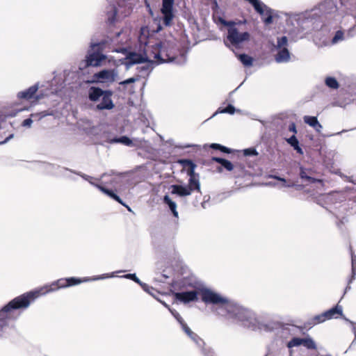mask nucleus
Segmentation results:
<instances>
[{
  "label": "nucleus",
  "mask_w": 356,
  "mask_h": 356,
  "mask_svg": "<svg viewBox=\"0 0 356 356\" xmlns=\"http://www.w3.org/2000/svg\"><path fill=\"white\" fill-rule=\"evenodd\" d=\"M200 294L202 301L205 304H211L216 306V312L218 315L228 319L236 320L244 326L253 324L254 318L250 311L240 307L209 289H202Z\"/></svg>",
  "instance_id": "obj_1"
},
{
  "label": "nucleus",
  "mask_w": 356,
  "mask_h": 356,
  "mask_svg": "<svg viewBox=\"0 0 356 356\" xmlns=\"http://www.w3.org/2000/svg\"><path fill=\"white\" fill-rule=\"evenodd\" d=\"M77 277H68L58 279L49 285H44L33 291L24 293V309L27 308L30 304L34 302L39 297L46 295L48 293L55 291L59 289L75 286L84 282Z\"/></svg>",
  "instance_id": "obj_2"
},
{
  "label": "nucleus",
  "mask_w": 356,
  "mask_h": 356,
  "mask_svg": "<svg viewBox=\"0 0 356 356\" xmlns=\"http://www.w3.org/2000/svg\"><path fill=\"white\" fill-rule=\"evenodd\" d=\"M113 92L111 90H103L99 87L91 86L88 90V98L95 103V110H112L115 108V104L113 101Z\"/></svg>",
  "instance_id": "obj_3"
},
{
  "label": "nucleus",
  "mask_w": 356,
  "mask_h": 356,
  "mask_svg": "<svg viewBox=\"0 0 356 356\" xmlns=\"http://www.w3.org/2000/svg\"><path fill=\"white\" fill-rule=\"evenodd\" d=\"M22 308V295L10 301L0 310V330L8 325L9 320H14L20 316Z\"/></svg>",
  "instance_id": "obj_4"
},
{
  "label": "nucleus",
  "mask_w": 356,
  "mask_h": 356,
  "mask_svg": "<svg viewBox=\"0 0 356 356\" xmlns=\"http://www.w3.org/2000/svg\"><path fill=\"white\" fill-rule=\"evenodd\" d=\"M288 38L286 36H282L277 38L276 48L279 49L275 56V60L277 63L288 62L290 59V53L287 49Z\"/></svg>",
  "instance_id": "obj_5"
},
{
  "label": "nucleus",
  "mask_w": 356,
  "mask_h": 356,
  "mask_svg": "<svg viewBox=\"0 0 356 356\" xmlns=\"http://www.w3.org/2000/svg\"><path fill=\"white\" fill-rule=\"evenodd\" d=\"M175 0H162V7L161 13L163 15V24L165 26H170L173 24L175 14L173 13V6Z\"/></svg>",
  "instance_id": "obj_6"
},
{
  "label": "nucleus",
  "mask_w": 356,
  "mask_h": 356,
  "mask_svg": "<svg viewBox=\"0 0 356 356\" xmlns=\"http://www.w3.org/2000/svg\"><path fill=\"white\" fill-rule=\"evenodd\" d=\"M227 38L232 45L236 47L243 42L249 41L250 34L248 31L240 33L237 28H231L227 30Z\"/></svg>",
  "instance_id": "obj_7"
},
{
  "label": "nucleus",
  "mask_w": 356,
  "mask_h": 356,
  "mask_svg": "<svg viewBox=\"0 0 356 356\" xmlns=\"http://www.w3.org/2000/svg\"><path fill=\"white\" fill-rule=\"evenodd\" d=\"M130 13L124 14L122 17H127ZM106 23L108 26H113L120 20L121 16L118 14V10L115 5H109L106 8Z\"/></svg>",
  "instance_id": "obj_8"
},
{
  "label": "nucleus",
  "mask_w": 356,
  "mask_h": 356,
  "mask_svg": "<svg viewBox=\"0 0 356 356\" xmlns=\"http://www.w3.org/2000/svg\"><path fill=\"white\" fill-rule=\"evenodd\" d=\"M162 42H156L154 44L147 45L145 49L144 53L145 57L147 58V61H155L157 63L158 59L160 55V52L161 51Z\"/></svg>",
  "instance_id": "obj_9"
},
{
  "label": "nucleus",
  "mask_w": 356,
  "mask_h": 356,
  "mask_svg": "<svg viewBox=\"0 0 356 356\" xmlns=\"http://www.w3.org/2000/svg\"><path fill=\"white\" fill-rule=\"evenodd\" d=\"M198 293L196 291L177 292L175 293L174 296L176 300L183 302L188 303L190 302L197 301Z\"/></svg>",
  "instance_id": "obj_10"
},
{
  "label": "nucleus",
  "mask_w": 356,
  "mask_h": 356,
  "mask_svg": "<svg viewBox=\"0 0 356 356\" xmlns=\"http://www.w3.org/2000/svg\"><path fill=\"white\" fill-rule=\"evenodd\" d=\"M168 46V44H166L165 42L163 43L161 51L160 52L161 56H159L157 61L158 63L170 62L175 59V54L172 52V49H169Z\"/></svg>",
  "instance_id": "obj_11"
},
{
  "label": "nucleus",
  "mask_w": 356,
  "mask_h": 356,
  "mask_svg": "<svg viewBox=\"0 0 356 356\" xmlns=\"http://www.w3.org/2000/svg\"><path fill=\"white\" fill-rule=\"evenodd\" d=\"M314 174V171L312 169H307L304 167L300 168V177L301 179L309 183V184H314V183H323V180L321 179H316L313 177L312 175Z\"/></svg>",
  "instance_id": "obj_12"
},
{
  "label": "nucleus",
  "mask_w": 356,
  "mask_h": 356,
  "mask_svg": "<svg viewBox=\"0 0 356 356\" xmlns=\"http://www.w3.org/2000/svg\"><path fill=\"white\" fill-rule=\"evenodd\" d=\"M106 58V56L99 52H93L90 54L86 57L87 65L88 66H99L102 60Z\"/></svg>",
  "instance_id": "obj_13"
},
{
  "label": "nucleus",
  "mask_w": 356,
  "mask_h": 356,
  "mask_svg": "<svg viewBox=\"0 0 356 356\" xmlns=\"http://www.w3.org/2000/svg\"><path fill=\"white\" fill-rule=\"evenodd\" d=\"M183 168V170H185L188 176H192L195 175V169L196 168V164L194 163L190 159H180L178 161Z\"/></svg>",
  "instance_id": "obj_14"
},
{
  "label": "nucleus",
  "mask_w": 356,
  "mask_h": 356,
  "mask_svg": "<svg viewBox=\"0 0 356 356\" xmlns=\"http://www.w3.org/2000/svg\"><path fill=\"white\" fill-rule=\"evenodd\" d=\"M93 77L99 81H113V73L111 70H104L95 73Z\"/></svg>",
  "instance_id": "obj_15"
},
{
  "label": "nucleus",
  "mask_w": 356,
  "mask_h": 356,
  "mask_svg": "<svg viewBox=\"0 0 356 356\" xmlns=\"http://www.w3.org/2000/svg\"><path fill=\"white\" fill-rule=\"evenodd\" d=\"M172 188L171 194L177 195L181 197L190 195L191 193L187 186L182 185L173 184L170 186Z\"/></svg>",
  "instance_id": "obj_16"
},
{
  "label": "nucleus",
  "mask_w": 356,
  "mask_h": 356,
  "mask_svg": "<svg viewBox=\"0 0 356 356\" xmlns=\"http://www.w3.org/2000/svg\"><path fill=\"white\" fill-rule=\"evenodd\" d=\"M325 312V316L327 318V320H330L332 318H337L342 316L343 311L341 306L337 305L335 307L328 309Z\"/></svg>",
  "instance_id": "obj_17"
},
{
  "label": "nucleus",
  "mask_w": 356,
  "mask_h": 356,
  "mask_svg": "<svg viewBox=\"0 0 356 356\" xmlns=\"http://www.w3.org/2000/svg\"><path fill=\"white\" fill-rule=\"evenodd\" d=\"M188 188L190 189L191 193L193 191H197L200 193V184L199 181V175L197 174L193 175L192 176H189Z\"/></svg>",
  "instance_id": "obj_18"
},
{
  "label": "nucleus",
  "mask_w": 356,
  "mask_h": 356,
  "mask_svg": "<svg viewBox=\"0 0 356 356\" xmlns=\"http://www.w3.org/2000/svg\"><path fill=\"white\" fill-rule=\"evenodd\" d=\"M127 59L130 64L143 63L147 62V58L145 55L138 54L136 52H131L129 54Z\"/></svg>",
  "instance_id": "obj_19"
},
{
  "label": "nucleus",
  "mask_w": 356,
  "mask_h": 356,
  "mask_svg": "<svg viewBox=\"0 0 356 356\" xmlns=\"http://www.w3.org/2000/svg\"><path fill=\"white\" fill-rule=\"evenodd\" d=\"M303 120L306 124L313 127L316 131L320 132L322 125L319 123L316 117L305 115Z\"/></svg>",
  "instance_id": "obj_20"
},
{
  "label": "nucleus",
  "mask_w": 356,
  "mask_h": 356,
  "mask_svg": "<svg viewBox=\"0 0 356 356\" xmlns=\"http://www.w3.org/2000/svg\"><path fill=\"white\" fill-rule=\"evenodd\" d=\"M163 202L164 204H167L170 209L173 216L175 218H179L178 211H177V204L176 203L171 200V198L168 195H165L163 198Z\"/></svg>",
  "instance_id": "obj_21"
},
{
  "label": "nucleus",
  "mask_w": 356,
  "mask_h": 356,
  "mask_svg": "<svg viewBox=\"0 0 356 356\" xmlns=\"http://www.w3.org/2000/svg\"><path fill=\"white\" fill-rule=\"evenodd\" d=\"M96 186L104 194L108 195L110 197L115 200L121 204H124L121 198L118 195H116L112 190L108 189L107 188L101 184H96Z\"/></svg>",
  "instance_id": "obj_22"
},
{
  "label": "nucleus",
  "mask_w": 356,
  "mask_h": 356,
  "mask_svg": "<svg viewBox=\"0 0 356 356\" xmlns=\"http://www.w3.org/2000/svg\"><path fill=\"white\" fill-rule=\"evenodd\" d=\"M184 332L198 346L204 344V341L195 332H193L188 326H185Z\"/></svg>",
  "instance_id": "obj_23"
},
{
  "label": "nucleus",
  "mask_w": 356,
  "mask_h": 356,
  "mask_svg": "<svg viewBox=\"0 0 356 356\" xmlns=\"http://www.w3.org/2000/svg\"><path fill=\"white\" fill-rule=\"evenodd\" d=\"M327 321V318L325 316V312L318 314L312 317L307 323V326L312 327L314 325L321 323Z\"/></svg>",
  "instance_id": "obj_24"
},
{
  "label": "nucleus",
  "mask_w": 356,
  "mask_h": 356,
  "mask_svg": "<svg viewBox=\"0 0 356 356\" xmlns=\"http://www.w3.org/2000/svg\"><path fill=\"white\" fill-rule=\"evenodd\" d=\"M212 161L221 164L222 167H224L227 171H232L234 169V165L229 161L220 158L213 156L211 159Z\"/></svg>",
  "instance_id": "obj_25"
},
{
  "label": "nucleus",
  "mask_w": 356,
  "mask_h": 356,
  "mask_svg": "<svg viewBox=\"0 0 356 356\" xmlns=\"http://www.w3.org/2000/svg\"><path fill=\"white\" fill-rule=\"evenodd\" d=\"M286 141L289 144L291 145V146L294 148V149L297 151L298 153L300 154H303V151L299 146V142L295 135H293L289 138H287Z\"/></svg>",
  "instance_id": "obj_26"
},
{
  "label": "nucleus",
  "mask_w": 356,
  "mask_h": 356,
  "mask_svg": "<svg viewBox=\"0 0 356 356\" xmlns=\"http://www.w3.org/2000/svg\"><path fill=\"white\" fill-rule=\"evenodd\" d=\"M38 90V86L34 85L27 89L26 91H24V99H31L35 95L36 92Z\"/></svg>",
  "instance_id": "obj_27"
},
{
  "label": "nucleus",
  "mask_w": 356,
  "mask_h": 356,
  "mask_svg": "<svg viewBox=\"0 0 356 356\" xmlns=\"http://www.w3.org/2000/svg\"><path fill=\"white\" fill-rule=\"evenodd\" d=\"M112 142L117 143H122L127 146H132L133 142L132 140L128 138L127 136H123L120 138H115L112 140Z\"/></svg>",
  "instance_id": "obj_28"
},
{
  "label": "nucleus",
  "mask_w": 356,
  "mask_h": 356,
  "mask_svg": "<svg viewBox=\"0 0 356 356\" xmlns=\"http://www.w3.org/2000/svg\"><path fill=\"white\" fill-rule=\"evenodd\" d=\"M325 83L328 88L332 89H337L339 87V84L337 79L332 76L326 77Z\"/></svg>",
  "instance_id": "obj_29"
},
{
  "label": "nucleus",
  "mask_w": 356,
  "mask_h": 356,
  "mask_svg": "<svg viewBox=\"0 0 356 356\" xmlns=\"http://www.w3.org/2000/svg\"><path fill=\"white\" fill-rule=\"evenodd\" d=\"M238 59L245 66H251L253 63V58L245 54H239Z\"/></svg>",
  "instance_id": "obj_30"
},
{
  "label": "nucleus",
  "mask_w": 356,
  "mask_h": 356,
  "mask_svg": "<svg viewBox=\"0 0 356 356\" xmlns=\"http://www.w3.org/2000/svg\"><path fill=\"white\" fill-rule=\"evenodd\" d=\"M210 147L211 149H218V150L221 151L222 152L227 153V154H229L232 152V150L229 148L225 147L223 145H221L220 144H218V143L211 144Z\"/></svg>",
  "instance_id": "obj_31"
},
{
  "label": "nucleus",
  "mask_w": 356,
  "mask_h": 356,
  "mask_svg": "<svg viewBox=\"0 0 356 356\" xmlns=\"http://www.w3.org/2000/svg\"><path fill=\"white\" fill-rule=\"evenodd\" d=\"M246 22H247V21L245 19H244L243 21H238L237 22H234V21H225V20H224L222 22V24L225 26H228V29H231V28H236L235 26H236V25L241 26L242 24H245Z\"/></svg>",
  "instance_id": "obj_32"
},
{
  "label": "nucleus",
  "mask_w": 356,
  "mask_h": 356,
  "mask_svg": "<svg viewBox=\"0 0 356 356\" xmlns=\"http://www.w3.org/2000/svg\"><path fill=\"white\" fill-rule=\"evenodd\" d=\"M304 346L309 350H315L316 349V345L314 340L310 337L305 338Z\"/></svg>",
  "instance_id": "obj_33"
},
{
  "label": "nucleus",
  "mask_w": 356,
  "mask_h": 356,
  "mask_svg": "<svg viewBox=\"0 0 356 356\" xmlns=\"http://www.w3.org/2000/svg\"><path fill=\"white\" fill-rule=\"evenodd\" d=\"M172 314L176 318V320L179 322L180 325L181 326L182 330H184L185 326H188L183 318L177 311H171Z\"/></svg>",
  "instance_id": "obj_34"
},
{
  "label": "nucleus",
  "mask_w": 356,
  "mask_h": 356,
  "mask_svg": "<svg viewBox=\"0 0 356 356\" xmlns=\"http://www.w3.org/2000/svg\"><path fill=\"white\" fill-rule=\"evenodd\" d=\"M262 15H266V17L264 19V22L266 24H270L273 22V16L270 10H265L264 9V14Z\"/></svg>",
  "instance_id": "obj_35"
},
{
  "label": "nucleus",
  "mask_w": 356,
  "mask_h": 356,
  "mask_svg": "<svg viewBox=\"0 0 356 356\" xmlns=\"http://www.w3.org/2000/svg\"><path fill=\"white\" fill-rule=\"evenodd\" d=\"M299 346H300L299 337H293L287 343V347L289 348H291L293 347H296Z\"/></svg>",
  "instance_id": "obj_36"
},
{
  "label": "nucleus",
  "mask_w": 356,
  "mask_h": 356,
  "mask_svg": "<svg viewBox=\"0 0 356 356\" xmlns=\"http://www.w3.org/2000/svg\"><path fill=\"white\" fill-rule=\"evenodd\" d=\"M343 39V32L342 31H337L335 33L334 38L332 40V43H337Z\"/></svg>",
  "instance_id": "obj_37"
},
{
  "label": "nucleus",
  "mask_w": 356,
  "mask_h": 356,
  "mask_svg": "<svg viewBox=\"0 0 356 356\" xmlns=\"http://www.w3.org/2000/svg\"><path fill=\"white\" fill-rule=\"evenodd\" d=\"M219 112L222 113L234 114L235 112V108L232 105L229 104L226 108L220 110Z\"/></svg>",
  "instance_id": "obj_38"
},
{
  "label": "nucleus",
  "mask_w": 356,
  "mask_h": 356,
  "mask_svg": "<svg viewBox=\"0 0 356 356\" xmlns=\"http://www.w3.org/2000/svg\"><path fill=\"white\" fill-rule=\"evenodd\" d=\"M245 156H257L258 152L254 148H248L243 150Z\"/></svg>",
  "instance_id": "obj_39"
},
{
  "label": "nucleus",
  "mask_w": 356,
  "mask_h": 356,
  "mask_svg": "<svg viewBox=\"0 0 356 356\" xmlns=\"http://www.w3.org/2000/svg\"><path fill=\"white\" fill-rule=\"evenodd\" d=\"M126 278H129L134 281L137 284H140V280L138 278L136 274H127L124 276Z\"/></svg>",
  "instance_id": "obj_40"
},
{
  "label": "nucleus",
  "mask_w": 356,
  "mask_h": 356,
  "mask_svg": "<svg viewBox=\"0 0 356 356\" xmlns=\"http://www.w3.org/2000/svg\"><path fill=\"white\" fill-rule=\"evenodd\" d=\"M143 289L147 292H148L149 293H151L150 292V290H154V288L152 287V286H149L148 284H145V283H143L141 281H140V284H139Z\"/></svg>",
  "instance_id": "obj_41"
},
{
  "label": "nucleus",
  "mask_w": 356,
  "mask_h": 356,
  "mask_svg": "<svg viewBox=\"0 0 356 356\" xmlns=\"http://www.w3.org/2000/svg\"><path fill=\"white\" fill-rule=\"evenodd\" d=\"M138 79H136V78H134V77H131V78H129V79H127L123 81H121L120 83V84L121 85H127V84H129V83H134L137 81Z\"/></svg>",
  "instance_id": "obj_42"
},
{
  "label": "nucleus",
  "mask_w": 356,
  "mask_h": 356,
  "mask_svg": "<svg viewBox=\"0 0 356 356\" xmlns=\"http://www.w3.org/2000/svg\"><path fill=\"white\" fill-rule=\"evenodd\" d=\"M32 120L30 118L24 120V126H29Z\"/></svg>",
  "instance_id": "obj_43"
},
{
  "label": "nucleus",
  "mask_w": 356,
  "mask_h": 356,
  "mask_svg": "<svg viewBox=\"0 0 356 356\" xmlns=\"http://www.w3.org/2000/svg\"><path fill=\"white\" fill-rule=\"evenodd\" d=\"M289 131H293L294 133L297 132L296 125L293 123L290 125Z\"/></svg>",
  "instance_id": "obj_44"
},
{
  "label": "nucleus",
  "mask_w": 356,
  "mask_h": 356,
  "mask_svg": "<svg viewBox=\"0 0 356 356\" xmlns=\"http://www.w3.org/2000/svg\"><path fill=\"white\" fill-rule=\"evenodd\" d=\"M273 177L274 179H277V180H279V181H282V182H284V183H286V181L285 179H284V178H281V177H277V176H273Z\"/></svg>",
  "instance_id": "obj_45"
},
{
  "label": "nucleus",
  "mask_w": 356,
  "mask_h": 356,
  "mask_svg": "<svg viewBox=\"0 0 356 356\" xmlns=\"http://www.w3.org/2000/svg\"><path fill=\"white\" fill-rule=\"evenodd\" d=\"M300 345L304 346L305 338H300Z\"/></svg>",
  "instance_id": "obj_46"
},
{
  "label": "nucleus",
  "mask_w": 356,
  "mask_h": 356,
  "mask_svg": "<svg viewBox=\"0 0 356 356\" xmlns=\"http://www.w3.org/2000/svg\"><path fill=\"white\" fill-rule=\"evenodd\" d=\"M120 35V32H118L116 33V37L118 38Z\"/></svg>",
  "instance_id": "obj_47"
},
{
  "label": "nucleus",
  "mask_w": 356,
  "mask_h": 356,
  "mask_svg": "<svg viewBox=\"0 0 356 356\" xmlns=\"http://www.w3.org/2000/svg\"><path fill=\"white\" fill-rule=\"evenodd\" d=\"M18 96H19V97H20V96H22V92H19L18 93Z\"/></svg>",
  "instance_id": "obj_48"
},
{
  "label": "nucleus",
  "mask_w": 356,
  "mask_h": 356,
  "mask_svg": "<svg viewBox=\"0 0 356 356\" xmlns=\"http://www.w3.org/2000/svg\"><path fill=\"white\" fill-rule=\"evenodd\" d=\"M221 170H222L221 168H218V171H221Z\"/></svg>",
  "instance_id": "obj_49"
},
{
  "label": "nucleus",
  "mask_w": 356,
  "mask_h": 356,
  "mask_svg": "<svg viewBox=\"0 0 356 356\" xmlns=\"http://www.w3.org/2000/svg\"><path fill=\"white\" fill-rule=\"evenodd\" d=\"M265 356H268V355H265Z\"/></svg>",
  "instance_id": "obj_50"
}]
</instances>
